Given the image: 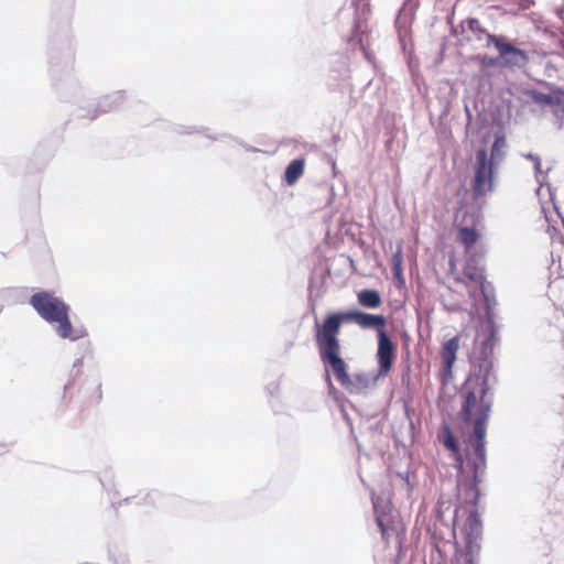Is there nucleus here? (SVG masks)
<instances>
[{
	"mask_svg": "<svg viewBox=\"0 0 564 564\" xmlns=\"http://www.w3.org/2000/svg\"><path fill=\"white\" fill-rule=\"evenodd\" d=\"M464 533L467 544L471 547L481 534V521L476 510L469 513L464 525Z\"/></svg>",
	"mask_w": 564,
	"mask_h": 564,
	"instance_id": "9b49d317",
	"label": "nucleus"
},
{
	"mask_svg": "<svg viewBox=\"0 0 564 564\" xmlns=\"http://www.w3.org/2000/svg\"><path fill=\"white\" fill-rule=\"evenodd\" d=\"M375 510L377 524L380 528L383 540L388 543L392 533L399 534V528L391 514L392 510L389 509V512L380 511L377 507H375Z\"/></svg>",
	"mask_w": 564,
	"mask_h": 564,
	"instance_id": "1a4fd4ad",
	"label": "nucleus"
},
{
	"mask_svg": "<svg viewBox=\"0 0 564 564\" xmlns=\"http://www.w3.org/2000/svg\"><path fill=\"white\" fill-rule=\"evenodd\" d=\"M468 564H474V563H473V561L470 560V561L468 562Z\"/></svg>",
	"mask_w": 564,
	"mask_h": 564,
	"instance_id": "a211bd4d",
	"label": "nucleus"
},
{
	"mask_svg": "<svg viewBox=\"0 0 564 564\" xmlns=\"http://www.w3.org/2000/svg\"><path fill=\"white\" fill-rule=\"evenodd\" d=\"M30 304L44 321L57 324L56 333L61 338L76 340L82 337V334L73 328L69 318L70 308L62 299L42 291L31 296Z\"/></svg>",
	"mask_w": 564,
	"mask_h": 564,
	"instance_id": "7ed1b4c3",
	"label": "nucleus"
},
{
	"mask_svg": "<svg viewBox=\"0 0 564 564\" xmlns=\"http://www.w3.org/2000/svg\"><path fill=\"white\" fill-rule=\"evenodd\" d=\"M495 47L499 53L501 64L505 66L523 67L529 62V56L525 51H522L511 43L506 42L503 37H500L498 41H496Z\"/></svg>",
	"mask_w": 564,
	"mask_h": 564,
	"instance_id": "423d86ee",
	"label": "nucleus"
},
{
	"mask_svg": "<svg viewBox=\"0 0 564 564\" xmlns=\"http://www.w3.org/2000/svg\"><path fill=\"white\" fill-rule=\"evenodd\" d=\"M468 30L471 32V36L468 37V41H478L484 43V46L489 47L491 44L495 46L496 41L500 37L488 33L485 29L481 28L479 20L477 19H468L467 21Z\"/></svg>",
	"mask_w": 564,
	"mask_h": 564,
	"instance_id": "9d476101",
	"label": "nucleus"
},
{
	"mask_svg": "<svg viewBox=\"0 0 564 564\" xmlns=\"http://www.w3.org/2000/svg\"><path fill=\"white\" fill-rule=\"evenodd\" d=\"M440 438H441V442L443 443V445L453 453L456 462L459 465V468H462L463 456H462V454L459 452L457 442H456V440H455V437H454L449 426H447V425L444 426L443 434H442V436Z\"/></svg>",
	"mask_w": 564,
	"mask_h": 564,
	"instance_id": "4468645a",
	"label": "nucleus"
},
{
	"mask_svg": "<svg viewBox=\"0 0 564 564\" xmlns=\"http://www.w3.org/2000/svg\"><path fill=\"white\" fill-rule=\"evenodd\" d=\"M460 346L459 336L446 340L441 349V358L443 365V378L446 381L452 378V370L456 361V355Z\"/></svg>",
	"mask_w": 564,
	"mask_h": 564,
	"instance_id": "0eeeda50",
	"label": "nucleus"
},
{
	"mask_svg": "<svg viewBox=\"0 0 564 564\" xmlns=\"http://www.w3.org/2000/svg\"><path fill=\"white\" fill-rule=\"evenodd\" d=\"M352 322L361 328H373L377 335L386 330V317L359 311L334 312L325 316L323 322L315 321L314 337L322 362L328 366L338 383L351 391L352 381L348 375V366L341 358L339 335L344 323Z\"/></svg>",
	"mask_w": 564,
	"mask_h": 564,
	"instance_id": "f03ea898",
	"label": "nucleus"
},
{
	"mask_svg": "<svg viewBox=\"0 0 564 564\" xmlns=\"http://www.w3.org/2000/svg\"><path fill=\"white\" fill-rule=\"evenodd\" d=\"M460 284L465 286L470 299H476L478 293H485V288L476 286V284L468 280H465V283Z\"/></svg>",
	"mask_w": 564,
	"mask_h": 564,
	"instance_id": "dca6fc26",
	"label": "nucleus"
},
{
	"mask_svg": "<svg viewBox=\"0 0 564 564\" xmlns=\"http://www.w3.org/2000/svg\"><path fill=\"white\" fill-rule=\"evenodd\" d=\"M358 303L367 308H377L381 306L382 299L377 290L365 289L357 294Z\"/></svg>",
	"mask_w": 564,
	"mask_h": 564,
	"instance_id": "ddd939ff",
	"label": "nucleus"
},
{
	"mask_svg": "<svg viewBox=\"0 0 564 564\" xmlns=\"http://www.w3.org/2000/svg\"><path fill=\"white\" fill-rule=\"evenodd\" d=\"M476 173L473 184L474 194L479 196L489 192L492 187V171L487 163L486 150H478L476 155Z\"/></svg>",
	"mask_w": 564,
	"mask_h": 564,
	"instance_id": "39448f33",
	"label": "nucleus"
},
{
	"mask_svg": "<svg viewBox=\"0 0 564 564\" xmlns=\"http://www.w3.org/2000/svg\"><path fill=\"white\" fill-rule=\"evenodd\" d=\"M401 264H402V256H401V252L399 251L395 254H393V257H392V271L395 276L401 275V272H402Z\"/></svg>",
	"mask_w": 564,
	"mask_h": 564,
	"instance_id": "f3484780",
	"label": "nucleus"
},
{
	"mask_svg": "<svg viewBox=\"0 0 564 564\" xmlns=\"http://www.w3.org/2000/svg\"><path fill=\"white\" fill-rule=\"evenodd\" d=\"M378 376L386 377L392 369L397 358V345L392 341L386 330L378 334L377 348Z\"/></svg>",
	"mask_w": 564,
	"mask_h": 564,
	"instance_id": "20e7f679",
	"label": "nucleus"
},
{
	"mask_svg": "<svg viewBox=\"0 0 564 564\" xmlns=\"http://www.w3.org/2000/svg\"><path fill=\"white\" fill-rule=\"evenodd\" d=\"M489 386L486 378L470 377L462 390L463 402L457 414L466 446L468 465L473 467L474 505L479 496V474L486 468L485 436L487 422L491 411V400L488 398Z\"/></svg>",
	"mask_w": 564,
	"mask_h": 564,
	"instance_id": "f257e3e1",
	"label": "nucleus"
},
{
	"mask_svg": "<svg viewBox=\"0 0 564 564\" xmlns=\"http://www.w3.org/2000/svg\"><path fill=\"white\" fill-rule=\"evenodd\" d=\"M479 231L475 227L458 226L456 229V241L460 243L465 251H469L478 242Z\"/></svg>",
	"mask_w": 564,
	"mask_h": 564,
	"instance_id": "f8f14e48",
	"label": "nucleus"
},
{
	"mask_svg": "<svg viewBox=\"0 0 564 564\" xmlns=\"http://www.w3.org/2000/svg\"><path fill=\"white\" fill-rule=\"evenodd\" d=\"M305 167L304 159L293 160L285 170L284 180L288 185H294L297 180L303 175Z\"/></svg>",
	"mask_w": 564,
	"mask_h": 564,
	"instance_id": "2eb2a0df",
	"label": "nucleus"
},
{
	"mask_svg": "<svg viewBox=\"0 0 564 564\" xmlns=\"http://www.w3.org/2000/svg\"><path fill=\"white\" fill-rule=\"evenodd\" d=\"M454 280L456 283H465V280H468L476 284V286L485 288V270L475 262L469 261L464 265L462 275H457Z\"/></svg>",
	"mask_w": 564,
	"mask_h": 564,
	"instance_id": "6e6552de",
	"label": "nucleus"
}]
</instances>
